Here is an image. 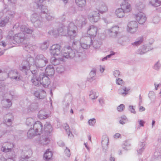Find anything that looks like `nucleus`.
Instances as JSON below:
<instances>
[{"label":"nucleus","mask_w":161,"mask_h":161,"mask_svg":"<svg viewBox=\"0 0 161 161\" xmlns=\"http://www.w3.org/2000/svg\"><path fill=\"white\" fill-rule=\"evenodd\" d=\"M82 54L81 52H78L77 50L73 49L71 47L69 46L66 47L62 57L57 58L53 57L51 58V62L54 65H57L60 63V61H64V58L70 59L74 58L76 62H79L81 60L80 57Z\"/></svg>","instance_id":"nucleus-1"},{"label":"nucleus","mask_w":161,"mask_h":161,"mask_svg":"<svg viewBox=\"0 0 161 161\" xmlns=\"http://www.w3.org/2000/svg\"><path fill=\"white\" fill-rule=\"evenodd\" d=\"M98 11H93L90 13L88 15V18L92 23L97 22L99 19L100 14L107 11L108 9L105 4L103 2H101L99 5Z\"/></svg>","instance_id":"nucleus-2"},{"label":"nucleus","mask_w":161,"mask_h":161,"mask_svg":"<svg viewBox=\"0 0 161 161\" xmlns=\"http://www.w3.org/2000/svg\"><path fill=\"white\" fill-rule=\"evenodd\" d=\"M121 8L117 9L115 11V14L119 18L123 17L125 13L129 12L131 10L130 4L128 2H125L121 6Z\"/></svg>","instance_id":"nucleus-3"},{"label":"nucleus","mask_w":161,"mask_h":161,"mask_svg":"<svg viewBox=\"0 0 161 161\" xmlns=\"http://www.w3.org/2000/svg\"><path fill=\"white\" fill-rule=\"evenodd\" d=\"M47 59L42 54H38L35 58L34 65L36 67V69L44 67L48 63Z\"/></svg>","instance_id":"nucleus-4"},{"label":"nucleus","mask_w":161,"mask_h":161,"mask_svg":"<svg viewBox=\"0 0 161 161\" xmlns=\"http://www.w3.org/2000/svg\"><path fill=\"white\" fill-rule=\"evenodd\" d=\"M67 27V36H70L71 39L73 38L76 35L77 27L73 22H70Z\"/></svg>","instance_id":"nucleus-5"},{"label":"nucleus","mask_w":161,"mask_h":161,"mask_svg":"<svg viewBox=\"0 0 161 161\" xmlns=\"http://www.w3.org/2000/svg\"><path fill=\"white\" fill-rule=\"evenodd\" d=\"M31 20L34 26L36 28H40L43 24V21L42 17L38 16L36 14L32 15Z\"/></svg>","instance_id":"nucleus-6"},{"label":"nucleus","mask_w":161,"mask_h":161,"mask_svg":"<svg viewBox=\"0 0 161 161\" xmlns=\"http://www.w3.org/2000/svg\"><path fill=\"white\" fill-rule=\"evenodd\" d=\"M31 72L33 75L31 80L33 84L35 86H40L39 75H40L41 73L39 72V69H36L31 71Z\"/></svg>","instance_id":"nucleus-7"},{"label":"nucleus","mask_w":161,"mask_h":161,"mask_svg":"<svg viewBox=\"0 0 161 161\" xmlns=\"http://www.w3.org/2000/svg\"><path fill=\"white\" fill-rule=\"evenodd\" d=\"M35 60L33 58L30 57L27 58L26 62L28 64L27 65L23 66L21 70L25 73L26 75H28L29 73H31V70H30V65L35 64Z\"/></svg>","instance_id":"nucleus-8"},{"label":"nucleus","mask_w":161,"mask_h":161,"mask_svg":"<svg viewBox=\"0 0 161 161\" xmlns=\"http://www.w3.org/2000/svg\"><path fill=\"white\" fill-rule=\"evenodd\" d=\"M7 77L11 79H14L17 81L22 80V77L20 73L16 70H10L7 74Z\"/></svg>","instance_id":"nucleus-9"},{"label":"nucleus","mask_w":161,"mask_h":161,"mask_svg":"<svg viewBox=\"0 0 161 161\" xmlns=\"http://www.w3.org/2000/svg\"><path fill=\"white\" fill-rule=\"evenodd\" d=\"M61 46L59 44L53 45L50 49V53L54 56L56 55H62L61 53Z\"/></svg>","instance_id":"nucleus-10"},{"label":"nucleus","mask_w":161,"mask_h":161,"mask_svg":"<svg viewBox=\"0 0 161 161\" xmlns=\"http://www.w3.org/2000/svg\"><path fill=\"white\" fill-rule=\"evenodd\" d=\"M40 78V85H42L44 87H47L50 83L49 78L45 75L43 73H41L39 75Z\"/></svg>","instance_id":"nucleus-11"},{"label":"nucleus","mask_w":161,"mask_h":161,"mask_svg":"<svg viewBox=\"0 0 161 161\" xmlns=\"http://www.w3.org/2000/svg\"><path fill=\"white\" fill-rule=\"evenodd\" d=\"M138 27L137 22L135 21H132L128 24L127 30L130 33H133L136 31Z\"/></svg>","instance_id":"nucleus-12"},{"label":"nucleus","mask_w":161,"mask_h":161,"mask_svg":"<svg viewBox=\"0 0 161 161\" xmlns=\"http://www.w3.org/2000/svg\"><path fill=\"white\" fill-rule=\"evenodd\" d=\"M25 39L26 37L24 33L16 34L13 36L14 41L17 43L23 42Z\"/></svg>","instance_id":"nucleus-13"},{"label":"nucleus","mask_w":161,"mask_h":161,"mask_svg":"<svg viewBox=\"0 0 161 161\" xmlns=\"http://www.w3.org/2000/svg\"><path fill=\"white\" fill-rule=\"evenodd\" d=\"M35 131V133L40 135L41 133L42 126L41 123L39 121L36 122L32 127Z\"/></svg>","instance_id":"nucleus-14"},{"label":"nucleus","mask_w":161,"mask_h":161,"mask_svg":"<svg viewBox=\"0 0 161 161\" xmlns=\"http://www.w3.org/2000/svg\"><path fill=\"white\" fill-rule=\"evenodd\" d=\"M13 147L14 144L13 143L8 142H5L1 148V150L6 153L9 151H12V149Z\"/></svg>","instance_id":"nucleus-15"},{"label":"nucleus","mask_w":161,"mask_h":161,"mask_svg":"<svg viewBox=\"0 0 161 161\" xmlns=\"http://www.w3.org/2000/svg\"><path fill=\"white\" fill-rule=\"evenodd\" d=\"M137 21L140 24H143L146 20L145 14L142 12L138 13L136 15Z\"/></svg>","instance_id":"nucleus-16"},{"label":"nucleus","mask_w":161,"mask_h":161,"mask_svg":"<svg viewBox=\"0 0 161 161\" xmlns=\"http://www.w3.org/2000/svg\"><path fill=\"white\" fill-rule=\"evenodd\" d=\"M58 34L56 35H58L61 36H67V27L65 25H62L59 26L57 29Z\"/></svg>","instance_id":"nucleus-17"},{"label":"nucleus","mask_w":161,"mask_h":161,"mask_svg":"<svg viewBox=\"0 0 161 161\" xmlns=\"http://www.w3.org/2000/svg\"><path fill=\"white\" fill-rule=\"evenodd\" d=\"M108 142L109 140L108 137L106 135L103 136L102 141V145L103 150L105 153L107 152V149L108 148Z\"/></svg>","instance_id":"nucleus-18"},{"label":"nucleus","mask_w":161,"mask_h":161,"mask_svg":"<svg viewBox=\"0 0 161 161\" xmlns=\"http://www.w3.org/2000/svg\"><path fill=\"white\" fill-rule=\"evenodd\" d=\"M97 29L93 25H90L88 28L87 33L92 36H95L97 34Z\"/></svg>","instance_id":"nucleus-19"},{"label":"nucleus","mask_w":161,"mask_h":161,"mask_svg":"<svg viewBox=\"0 0 161 161\" xmlns=\"http://www.w3.org/2000/svg\"><path fill=\"white\" fill-rule=\"evenodd\" d=\"M130 90V89L127 88L125 86H121L118 90V92L119 94L123 96H125L128 94V92Z\"/></svg>","instance_id":"nucleus-20"},{"label":"nucleus","mask_w":161,"mask_h":161,"mask_svg":"<svg viewBox=\"0 0 161 161\" xmlns=\"http://www.w3.org/2000/svg\"><path fill=\"white\" fill-rule=\"evenodd\" d=\"M119 30V27L114 26L108 30L109 31V34L112 37H115L117 36Z\"/></svg>","instance_id":"nucleus-21"},{"label":"nucleus","mask_w":161,"mask_h":161,"mask_svg":"<svg viewBox=\"0 0 161 161\" xmlns=\"http://www.w3.org/2000/svg\"><path fill=\"white\" fill-rule=\"evenodd\" d=\"M45 71L47 75H53L54 74V68L53 65H49L46 67Z\"/></svg>","instance_id":"nucleus-22"},{"label":"nucleus","mask_w":161,"mask_h":161,"mask_svg":"<svg viewBox=\"0 0 161 161\" xmlns=\"http://www.w3.org/2000/svg\"><path fill=\"white\" fill-rule=\"evenodd\" d=\"M39 142L41 144L46 145L50 143V140L48 137L42 136L40 137Z\"/></svg>","instance_id":"nucleus-23"},{"label":"nucleus","mask_w":161,"mask_h":161,"mask_svg":"<svg viewBox=\"0 0 161 161\" xmlns=\"http://www.w3.org/2000/svg\"><path fill=\"white\" fill-rule=\"evenodd\" d=\"M86 19L84 17L80 16L76 19V23L78 26L82 27L86 24Z\"/></svg>","instance_id":"nucleus-24"},{"label":"nucleus","mask_w":161,"mask_h":161,"mask_svg":"<svg viewBox=\"0 0 161 161\" xmlns=\"http://www.w3.org/2000/svg\"><path fill=\"white\" fill-rule=\"evenodd\" d=\"M20 28L21 31L28 34H31L33 31L32 29H30L25 25H21Z\"/></svg>","instance_id":"nucleus-25"},{"label":"nucleus","mask_w":161,"mask_h":161,"mask_svg":"<svg viewBox=\"0 0 161 161\" xmlns=\"http://www.w3.org/2000/svg\"><path fill=\"white\" fill-rule=\"evenodd\" d=\"M38 116L41 119H47L48 117V115L46 114L45 109L41 110L39 112Z\"/></svg>","instance_id":"nucleus-26"},{"label":"nucleus","mask_w":161,"mask_h":161,"mask_svg":"<svg viewBox=\"0 0 161 161\" xmlns=\"http://www.w3.org/2000/svg\"><path fill=\"white\" fill-rule=\"evenodd\" d=\"M88 41L90 42V46L92 45L93 47L96 49L100 47L101 44V43H99L97 40H94L93 41H92L91 38L88 39Z\"/></svg>","instance_id":"nucleus-27"},{"label":"nucleus","mask_w":161,"mask_h":161,"mask_svg":"<svg viewBox=\"0 0 161 161\" xmlns=\"http://www.w3.org/2000/svg\"><path fill=\"white\" fill-rule=\"evenodd\" d=\"M146 142H140L139 144V146L141 147V148H139L137 150V151L138 155H141L143 152L145 147H144L146 145Z\"/></svg>","instance_id":"nucleus-28"},{"label":"nucleus","mask_w":161,"mask_h":161,"mask_svg":"<svg viewBox=\"0 0 161 161\" xmlns=\"http://www.w3.org/2000/svg\"><path fill=\"white\" fill-rule=\"evenodd\" d=\"M44 130L47 133H50L53 130L52 127L49 122H47L44 125Z\"/></svg>","instance_id":"nucleus-29"},{"label":"nucleus","mask_w":161,"mask_h":161,"mask_svg":"<svg viewBox=\"0 0 161 161\" xmlns=\"http://www.w3.org/2000/svg\"><path fill=\"white\" fill-rule=\"evenodd\" d=\"M146 47L145 45H143L136 51V53L137 54L143 55L149 51V50L146 51Z\"/></svg>","instance_id":"nucleus-30"},{"label":"nucleus","mask_w":161,"mask_h":161,"mask_svg":"<svg viewBox=\"0 0 161 161\" xmlns=\"http://www.w3.org/2000/svg\"><path fill=\"white\" fill-rule=\"evenodd\" d=\"M27 135L28 137L31 138L33 136L38 135V134L35 133V131L32 127H31L27 132Z\"/></svg>","instance_id":"nucleus-31"},{"label":"nucleus","mask_w":161,"mask_h":161,"mask_svg":"<svg viewBox=\"0 0 161 161\" xmlns=\"http://www.w3.org/2000/svg\"><path fill=\"white\" fill-rule=\"evenodd\" d=\"M96 69L95 68H93L90 73V77L88 78V81H92L95 79L94 77L96 75Z\"/></svg>","instance_id":"nucleus-32"},{"label":"nucleus","mask_w":161,"mask_h":161,"mask_svg":"<svg viewBox=\"0 0 161 161\" xmlns=\"http://www.w3.org/2000/svg\"><path fill=\"white\" fill-rule=\"evenodd\" d=\"M149 3L153 6L157 7L161 5V0H150Z\"/></svg>","instance_id":"nucleus-33"},{"label":"nucleus","mask_w":161,"mask_h":161,"mask_svg":"<svg viewBox=\"0 0 161 161\" xmlns=\"http://www.w3.org/2000/svg\"><path fill=\"white\" fill-rule=\"evenodd\" d=\"M75 2L77 5L81 8L84 7L86 3V0H75Z\"/></svg>","instance_id":"nucleus-34"},{"label":"nucleus","mask_w":161,"mask_h":161,"mask_svg":"<svg viewBox=\"0 0 161 161\" xmlns=\"http://www.w3.org/2000/svg\"><path fill=\"white\" fill-rule=\"evenodd\" d=\"M64 100L67 102V104L66 106V108H64L65 110H67V108L69 107V103L71 102V96L70 95H68L66 96L64 98Z\"/></svg>","instance_id":"nucleus-35"},{"label":"nucleus","mask_w":161,"mask_h":161,"mask_svg":"<svg viewBox=\"0 0 161 161\" xmlns=\"http://www.w3.org/2000/svg\"><path fill=\"white\" fill-rule=\"evenodd\" d=\"M49 149L46 151L44 155V157L46 160H49L51 159L53 155L51 151H49Z\"/></svg>","instance_id":"nucleus-36"},{"label":"nucleus","mask_w":161,"mask_h":161,"mask_svg":"<svg viewBox=\"0 0 161 161\" xmlns=\"http://www.w3.org/2000/svg\"><path fill=\"white\" fill-rule=\"evenodd\" d=\"M24 48L25 51L29 53H31L32 51H33L34 49L33 46L30 44H25Z\"/></svg>","instance_id":"nucleus-37"},{"label":"nucleus","mask_w":161,"mask_h":161,"mask_svg":"<svg viewBox=\"0 0 161 161\" xmlns=\"http://www.w3.org/2000/svg\"><path fill=\"white\" fill-rule=\"evenodd\" d=\"M143 41V37H140L138 38L136 41L132 43V45L134 46H138L142 43Z\"/></svg>","instance_id":"nucleus-38"},{"label":"nucleus","mask_w":161,"mask_h":161,"mask_svg":"<svg viewBox=\"0 0 161 161\" xmlns=\"http://www.w3.org/2000/svg\"><path fill=\"white\" fill-rule=\"evenodd\" d=\"M38 107V105L37 103H32L29 107L28 110L33 111L37 109Z\"/></svg>","instance_id":"nucleus-39"},{"label":"nucleus","mask_w":161,"mask_h":161,"mask_svg":"<svg viewBox=\"0 0 161 161\" xmlns=\"http://www.w3.org/2000/svg\"><path fill=\"white\" fill-rule=\"evenodd\" d=\"M7 153H8L6 154V158H15L16 155L14 151H9L7 152Z\"/></svg>","instance_id":"nucleus-40"},{"label":"nucleus","mask_w":161,"mask_h":161,"mask_svg":"<svg viewBox=\"0 0 161 161\" xmlns=\"http://www.w3.org/2000/svg\"><path fill=\"white\" fill-rule=\"evenodd\" d=\"M9 20V18L8 17L6 16L5 18L3 20L0 21V26L3 27L8 23Z\"/></svg>","instance_id":"nucleus-41"},{"label":"nucleus","mask_w":161,"mask_h":161,"mask_svg":"<svg viewBox=\"0 0 161 161\" xmlns=\"http://www.w3.org/2000/svg\"><path fill=\"white\" fill-rule=\"evenodd\" d=\"M26 125L28 126L32 127L34 124V121L32 118H28L26 119Z\"/></svg>","instance_id":"nucleus-42"},{"label":"nucleus","mask_w":161,"mask_h":161,"mask_svg":"<svg viewBox=\"0 0 161 161\" xmlns=\"http://www.w3.org/2000/svg\"><path fill=\"white\" fill-rule=\"evenodd\" d=\"M3 102L4 104V107L5 108L10 107L12 105L11 101L9 99H5L3 101Z\"/></svg>","instance_id":"nucleus-43"},{"label":"nucleus","mask_w":161,"mask_h":161,"mask_svg":"<svg viewBox=\"0 0 161 161\" xmlns=\"http://www.w3.org/2000/svg\"><path fill=\"white\" fill-rule=\"evenodd\" d=\"M88 40H87V42H86V43H80V45L81 48L84 49H87L88 48L90 47V42H89L88 41Z\"/></svg>","instance_id":"nucleus-44"},{"label":"nucleus","mask_w":161,"mask_h":161,"mask_svg":"<svg viewBox=\"0 0 161 161\" xmlns=\"http://www.w3.org/2000/svg\"><path fill=\"white\" fill-rule=\"evenodd\" d=\"M48 42H45L41 44L40 48L42 50H45L48 48Z\"/></svg>","instance_id":"nucleus-45"},{"label":"nucleus","mask_w":161,"mask_h":161,"mask_svg":"<svg viewBox=\"0 0 161 161\" xmlns=\"http://www.w3.org/2000/svg\"><path fill=\"white\" fill-rule=\"evenodd\" d=\"M121 119L119 121V123L124 125L128 121V119L125 115H122L120 117Z\"/></svg>","instance_id":"nucleus-46"},{"label":"nucleus","mask_w":161,"mask_h":161,"mask_svg":"<svg viewBox=\"0 0 161 161\" xmlns=\"http://www.w3.org/2000/svg\"><path fill=\"white\" fill-rule=\"evenodd\" d=\"M145 8V5L141 2L137 4L136 8L139 11H141L143 9Z\"/></svg>","instance_id":"nucleus-47"},{"label":"nucleus","mask_w":161,"mask_h":161,"mask_svg":"<svg viewBox=\"0 0 161 161\" xmlns=\"http://www.w3.org/2000/svg\"><path fill=\"white\" fill-rule=\"evenodd\" d=\"M38 8L41 9V12L43 14H46L48 12L46 6H45L42 4L41 5H40L39 8Z\"/></svg>","instance_id":"nucleus-48"},{"label":"nucleus","mask_w":161,"mask_h":161,"mask_svg":"<svg viewBox=\"0 0 161 161\" xmlns=\"http://www.w3.org/2000/svg\"><path fill=\"white\" fill-rule=\"evenodd\" d=\"M7 44L12 45V44H15V42L14 41L13 38V40L11 37L9 36H8L7 37Z\"/></svg>","instance_id":"nucleus-49"},{"label":"nucleus","mask_w":161,"mask_h":161,"mask_svg":"<svg viewBox=\"0 0 161 161\" xmlns=\"http://www.w3.org/2000/svg\"><path fill=\"white\" fill-rule=\"evenodd\" d=\"M39 98L42 99L45 98L46 96V92L44 90H42L40 92Z\"/></svg>","instance_id":"nucleus-50"},{"label":"nucleus","mask_w":161,"mask_h":161,"mask_svg":"<svg viewBox=\"0 0 161 161\" xmlns=\"http://www.w3.org/2000/svg\"><path fill=\"white\" fill-rule=\"evenodd\" d=\"M64 71V68L62 66H59L56 68V71L58 73H62Z\"/></svg>","instance_id":"nucleus-51"},{"label":"nucleus","mask_w":161,"mask_h":161,"mask_svg":"<svg viewBox=\"0 0 161 161\" xmlns=\"http://www.w3.org/2000/svg\"><path fill=\"white\" fill-rule=\"evenodd\" d=\"M13 119H4L3 122L6 125L9 126L11 125L12 121Z\"/></svg>","instance_id":"nucleus-52"},{"label":"nucleus","mask_w":161,"mask_h":161,"mask_svg":"<svg viewBox=\"0 0 161 161\" xmlns=\"http://www.w3.org/2000/svg\"><path fill=\"white\" fill-rule=\"evenodd\" d=\"M29 158V157L28 155V154L26 152L25 153V155L22 156L21 158L20 159L19 161H28V160L27 159Z\"/></svg>","instance_id":"nucleus-53"},{"label":"nucleus","mask_w":161,"mask_h":161,"mask_svg":"<svg viewBox=\"0 0 161 161\" xmlns=\"http://www.w3.org/2000/svg\"><path fill=\"white\" fill-rule=\"evenodd\" d=\"M116 83L117 84L121 86L124 85V83L123 80L120 78H118L116 80Z\"/></svg>","instance_id":"nucleus-54"},{"label":"nucleus","mask_w":161,"mask_h":161,"mask_svg":"<svg viewBox=\"0 0 161 161\" xmlns=\"http://www.w3.org/2000/svg\"><path fill=\"white\" fill-rule=\"evenodd\" d=\"M96 122V120L95 118H92L88 120V124L89 125L93 126Z\"/></svg>","instance_id":"nucleus-55"},{"label":"nucleus","mask_w":161,"mask_h":161,"mask_svg":"<svg viewBox=\"0 0 161 161\" xmlns=\"http://www.w3.org/2000/svg\"><path fill=\"white\" fill-rule=\"evenodd\" d=\"M64 129L67 132V134L69 136H70V134L72 135L71 132H70V130L69 129V126L68 125L66 124V125L65 126Z\"/></svg>","instance_id":"nucleus-56"},{"label":"nucleus","mask_w":161,"mask_h":161,"mask_svg":"<svg viewBox=\"0 0 161 161\" xmlns=\"http://www.w3.org/2000/svg\"><path fill=\"white\" fill-rule=\"evenodd\" d=\"M13 119V116L10 114H7L4 117V119Z\"/></svg>","instance_id":"nucleus-57"},{"label":"nucleus","mask_w":161,"mask_h":161,"mask_svg":"<svg viewBox=\"0 0 161 161\" xmlns=\"http://www.w3.org/2000/svg\"><path fill=\"white\" fill-rule=\"evenodd\" d=\"M113 75L115 77H119L120 76V72L118 70H115L113 72Z\"/></svg>","instance_id":"nucleus-58"},{"label":"nucleus","mask_w":161,"mask_h":161,"mask_svg":"<svg viewBox=\"0 0 161 161\" xmlns=\"http://www.w3.org/2000/svg\"><path fill=\"white\" fill-rule=\"evenodd\" d=\"M148 97L151 100L154 99L155 97L154 92L152 91L150 92L148 94Z\"/></svg>","instance_id":"nucleus-59"},{"label":"nucleus","mask_w":161,"mask_h":161,"mask_svg":"<svg viewBox=\"0 0 161 161\" xmlns=\"http://www.w3.org/2000/svg\"><path fill=\"white\" fill-rule=\"evenodd\" d=\"M7 13L10 17L12 18L14 17L15 14V13L14 11H7Z\"/></svg>","instance_id":"nucleus-60"},{"label":"nucleus","mask_w":161,"mask_h":161,"mask_svg":"<svg viewBox=\"0 0 161 161\" xmlns=\"http://www.w3.org/2000/svg\"><path fill=\"white\" fill-rule=\"evenodd\" d=\"M124 108L125 105L123 104H121L117 108V109L119 111H122Z\"/></svg>","instance_id":"nucleus-61"},{"label":"nucleus","mask_w":161,"mask_h":161,"mask_svg":"<svg viewBox=\"0 0 161 161\" xmlns=\"http://www.w3.org/2000/svg\"><path fill=\"white\" fill-rule=\"evenodd\" d=\"M92 91L91 92V93L89 94V97L92 99H96L97 97V96L95 95V94Z\"/></svg>","instance_id":"nucleus-62"},{"label":"nucleus","mask_w":161,"mask_h":161,"mask_svg":"<svg viewBox=\"0 0 161 161\" xmlns=\"http://www.w3.org/2000/svg\"><path fill=\"white\" fill-rule=\"evenodd\" d=\"M160 67V64L159 62H157L155 64L154 66V68L156 70H158L159 69Z\"/></svg>","instance_id":"nucleus-63"},{"label":"nucleus","mask_w":161,"mask_h":161,"mask_svg":"<svg viewBox=\"0 0 161 161\" xmlns=\"http://www.w3.org/2000/svg\"><path fill=\"white\" fill-rule=\"evenodd\" d=\"M160 21L159 17L158 16L154 17L153 19V22L155 24L158 23Z\"/></svg>","instance_id":"nucleus-64"}]
</instances>
